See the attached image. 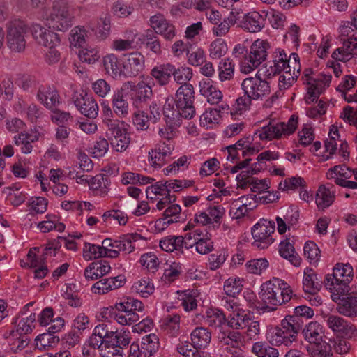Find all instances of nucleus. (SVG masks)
<instances>
[{
  "mask_svg": "<svg viewBox=\"0 0 357 357\" xmlns=\"http://www.w3.org/2000/svg\"><path fill=\"white\" fill-rule=\"evenodd\" d=\"M112 106L114 114L120 118H125L129 114V103L122 89L114 92Z\"/></svg>",
  "mask_w": 357,
  "mask_h": 357,
  "instance_id": "obj_34",
  "label": "nucleus"
},
{
  "mask_svg": "<svg viewBox=\"0 0 357 357\" xmlns=\"http://www.w3.org/2000/svg\"><path fill=\"white\" fill-rule=\"evenodd\" d=\"M337 303V310L340 314L349 318L357 317V296H342Z\"/></svg>",
  "mask_w": 357,
  "mask_h": 357,
  "instance_id": "obj_36",
  "label": "nucleus"
},
{
  "mask_svg": "<svg viewBox=\"0 0 357 357\" xmlns=\"http://www.w3.org/2000/svg\"><path fill=\"white\" fill-rule=\"evenodd\" d=\"M185 234V248H195L200 255H206L213 250V242L208 233L201 229H192Z\"/></svg>",
  "mask_w": 357,
  "mask_h": 357,
  "instance_id": "obj_14",
  "label": "nucleus"
},
{
  "mask_svg": "<svg viewBox=\"0 0 357 357\" xmlns=\"http://www.w3.org/2000/svg\"><path fill=\"white\" fill-rule=\"evenodd\" d=\"M173 64L166 63L155 66L151 70V77L155 79L160 86L167 84L170 80Z\"/></svg>",
  "mask_w": 357,
  "mask_h": 357,
  "instance_id": "obj_41",
  "label": "nucleus"
},
{
  "mask_svg": "<svg viewBox=\"0 0 357 357\" xmlns=\"http://www.w3.org/2000/svg\"><path fill=\"white\" fill-rule=\"evenodd\" d=\"M257 206V202L255 195H243L232 200L229 213L233 219H241Z\"/></svg>",
  "mask_w": 357,
  "mask_h": 357,
  "instance_id": "obj_18",
  "label": "nucleus"
},
{
  "mask_svg": "<svg viewBox=\"0 0 357 357\" xmlns=\"http://www.w3.org/2000/svg\"><path fill=\"white\" fill-rule=\"evenodd\" d=\"M336 61L347 62L357 56V36L344 40L341 47L337 48L331 55Z\"/></svg>",
  "mask_w": 357,
  "mask_h": 357,
  "instance_id": "obj_24",
  "label": "nucleus"
},
{
  "mask_svg": "<svg viewBox=\"0 0 357 357\" xmlns=\"http://www.w3.org/2000/svg\"><path fill=\"white\" fill-rule=\"evenodd\" d=\"M140 347L142 357H151L158 351L160 347L158 337L154 333L144 336L142 338Z\"/></svg>",
  "mask_w": 357,
  "mask_h": 357,
  "instance_id": "obj_42",
  "label": "nucleus"
},
{
  "mask_svg": "<svg viewBox=\"0 0 357 357\" xmlns=\"http://www.w3.org/2000/svg\"><path fill=\"white\" fill-rule=\"evenodd\" d=\"M252 351L257 357H278V349L268 345L266 342H255L252 347Z\"/></svg>",
  "mask_w": 357,
  "mask_h": 357,
  "instance_id": "obj_64",
  "label": "nucleus"
},
{
  "mask_svg": "<svg viewBox=\"0 0 357 357\" xmlns=\"http://www.w3.org/2000/svg\"><path fill=\"white\" fill-rule=\"evenodd\" d=\"M241 86L244 94L254 101L264 100L271 93L270 83L266 79H263L259 73L254 76L245 78Z\"/></svg>",
  "mask_w": 357,
  "mask_h": 357,
  "instance_id": "obj_11",
  "label": "nucleus"
},
{
  "mask_svg": "<svg viewBox=\"0 0 357 357\" xmlns=\"http://www.w3.org/2000/svg\"><path fill=\"white\" fill-rule=\"evenodd\" d=\"M235 72V63L229 58L222 59L218 66V77L221 82L233 79Z\"/></svg>",
  "mask_w": 357,
  "mask_h": 357,
  "instance_id": "obj_52",
  "label": "nucleus"
},
{
  "mask_svg": "<svg viewBox=\"0 0 357 357\" xmlns=\"http://www.w3.org/2000/svg\"><path fill=\"white\" fill-rule=\"evenodd\" d=\"M100 105L102 107V121L108 130L124 123V121L114 119V110H112L107 101L102 100Z\"/></svg>",
  "mask_w": 357,
  "mask_h": 357,
  "instance_id": "obj_60",
  "label": "nucleus"
},
{
  "mask_svg": "<svg viewBox=\"0 0 357 357\" xmlns=\"http://www.w3.org/2000/svg\"><path fill=\"white\" fill-rule=\"evenodd\" d=\"M52 27L43 26L40 23H33L31 31L33 38L40 45L45 47H56L61 43L60 36L51 30Z\"/></svg>",
  "mask_w": 357,
  "mask_h": 357,
  "instance_id": "obj_16",
  "label": "nucleus"
},
{
  "mask_svg": "<svg viewBox=\"0 0 357 357\" xmlns=\"http://www.w3.org/2000/svg\"><path fill=\"white\" fill-rule=\"evenodd\" d=\"M332 76L330 72H322L315 77L305 74L303 79L307 93L305 99L307 103L317 100L320 94L329 86Z\"/></svg>",
  "mask_w": 357,
  "mask_h": 357,
  "instance_id": "obj_13",
  "label": "nucleus"
},
{
  "mask_svg": "<svg viewBox=\"0 0 357 357\" xmlns=\"http://www.w3.org/2000/svg\"><path fill=\"white\" fill-rule=\"evenodd\" d=\"M235 149L242 151L243 156H249L259 153L264 146L259 142V139L253 135L240 139L235 144L232 145Z\"/></svg>",
  "mask_w": 357,
  "mask_h": 357,
  "instance_id": "obj_30",
  "label": "nucleus"
},
{
  "mask_svg": "<svg viewBox=\"0 0 357 357\" xmlns=\"http://www.w3.org/2000/svg\"><path fill=\"white\" fill-rule=\"evenodd\" d=\"M172 70V75L176 83L181 85L190 84L188 82L193 76V70L190 67H188L186 65H183L176 68L175 66L173 65V69Z\"/></svg>",
  "mask_w": 357,
  "mask_h": 357,
  "instance_id": "obj_56",
  "label": "nucleus"
},
{
  "mask_svg": "<svg viewBox=\"0 0 357 357\" xmlns=\"http://www.w3.org/2000/svg\"><path fill=\"white\" fill-rule=\"evenodd\" d=\"M149 24L156 34L162 36L166 40H172L176 35L175 26L160 13L151 16Z\"/></svg>",
  "mask_w": 357,
  "mask_h": 357,
  "instance_id": "obj_21",
  "label": "nucleus"
},
{
  "mask_svg": "<svg viewBox=\"0 0 357 357\" xmlns=\"http://www.w3.org/2000/svg\"><path fill=\"white\" fill-rule=\"evenodd\" d=\"M136 234H128L121 236L116 239L107 238L103 240V248L106 257L117 258L120 252L131 253L135 250L134 243L138 239Z\"/></svg>",
  "mask_w": 357,
  "mask_h": 357,
  "instance_id": "obj_12",
  "label": "nucleus"
},
{
  "mask_svg": "<svg viewBox=\"0 0 357 357\" xmlns=\"http://www.w3.org/2000/svg\"><path fill=\"white\" fill-rule=\"evenodd\" d=\"M293 296V290L284 280L273 277L261 284L259 297L263 303L261 312H270L276 306L289 302Z\"/></svg>",
  "mask_w": 357,
  "mask_h": 357,
  "instance_id": "obj_1",
  "label": "nucleus"
},
{
  "mask_svg": "<svg viewBox=\"0 0 357 357\" xmlns=\"http://www.w3.org/2000/svg\"><path fill=\"white\" fill-rule=\"evenodd\" d=\"M36 98L48 109H53L61 103V98L57 90L54 87L48 85L39 86Z\"/></svg>",
  "mask_w": 357,
  "mask_h": 357,
  "instance_id": "obj_23",
  "label": "nucleus"
},
{
  "mask_svg": "<svg viewBox=\"0 0 357 357\" xmlns=\"http://www.w3.org/2000/svg\"><path fill=\"white\" fill-rule=\"evenodd\" d=\"M111 181L108 176L99 174L93 177L90 183L89 190L94 196L105 197L110 190Z\"/></svg>",
  "mask_w": 357,
  "mask_h": 357,
  "instance_id": "obj_32",
  "label": "nucleus"
},
{
  "mask_svg": "<svg viewBox=\"0 0 357 357\" xmlns=\"http://www.w3.org/2000/svg\"><path fill=\"white\" fill-rule=\"evenodd\" d=\"M208 51L211 59H219L227 54V44L224 39L216 38L210 43Z\"/></svg>",
  "mask_w": 357,
  "mask_h": 357,
  "instance_id": "obj_57",
  "label": "nucleus"
},
{
  "mask_svg": "<svg viewBox=\"0 0 357 357\" xmlns=\"http://www.w3.org/2000/svg\"><path fill=\"white\" fill-rule=\"evenodd\" d=\"M203 319L206 325L215 329H221L227 321L224 313L216 308L208 309L203 315Z\"/></svg>",
  "mask_w": 357,
  "mask_h": 357,
  "instance_id": "obj_38",
  "label": "nucleus"
},
{
  "mask_svg": "<svg viewBox=\"0 0 357 357\" xmlns=\"http://www.w3.org/2000/svg\"><path fill=\"white\" fill-rule=\"evenodd\" d=\"M303 333L305 340L310 343L319 344L322 341L323 328L317 321L310 322L303 329Z\"/></svg>",
  "mask_w": 357,
  "mask_h": 357,
  "instance_id": "obj_44",
  "label": "nucleus"
},
{
  "mask_svg": "<svg viewBox=\"0 0 357 357\" xmlns=\"http://www.w3.org/2000/svg\"><path fill=\"white\" fill-rule=\"evenodd\" d=\"M229 107L227 104L222 105L219 109L214 108H208L200 116V126L206 129L213 128L217 126L221 120L220 112H227Z\"/></svg>",
  "mask_w": 357,
  "mask_h": 357,
  "instance_id": "obj_26",
  "label": "nucleus"
},
{
  "mask_svg": "<svg viewBox=\"0 0 357 357\" xmlns=\"http://www.w3.org/2000/svg\"><path fill=\"white\" fill-rule=\"evenodd\" d=\"M303 188H306V181L298 176L286 178L278 184V189L284 192L295 191Z\"/></svg>",
  "mask_w": 357,
  "mask_h": 357,
  "instance_id": "obj_59",
  "label": "nucleus"
},
{
  "mask_svg": "<svg viewBox=\"0 0 357 357\" xmlns=\"http://www.w3.org/2000/svg\"><path fill=\"white\" fill-rule=\"evenodd\" d=\"M270 43L266 40L257 39L250 45L239 63L243 74H250L257 69L268 57Z\"/></svg>",
  "mask_w": 357,
  "mask_h": 357,
  "instance_id": "obj_7",
  "label": "nucleus"
},
{
  "mask_svg": "<svg viewBox=\"0 0 357 357\" xmlns=\"http://www.w3.org/2000/svg\"><path fill=\"white\" fill-rule=\"evenodd\" d=\"M102 62L108 75L114 77L122 75V66L116 54L111 53L105 55L102 59Z\"/></svg>",
  "mask_w": 357,
  "mask_h": 357,
  "instance_id": "obj_50",
  "label": "nucleus"
},
{
  "mask_svg": "<svg viewBox=\"0 0 357 357\" xmlns=\"http://www.w3.org/2000/svg\"><path fill=\"white\" fill-rule=\"evenodd\" d=\"M87 30L82 26H75L69 33V44L71 49H79L86 43Z\"/></svg>",
  "mask_w": 357,
  "mask_h": 357,
  "instance_id": "obj_46",
  "label": "nucleus"
},
{
  "mask_svg": "<svg viewBox=\"0 0 357 357\" xmlns=\"http://www.w3.org/2000/svg\"><path fill=\"white\" fill-rule=\"evenodd\" d=\"M185 235L170 236L163 238L160 241L161 249L167 252H172L175 250H179L183 246L185 247Z\"/></svg>",
  "mask_w": 357,
  "mask_h": 357,
  "instance_id": "obj_49",
  "label": "nucleus"
},
{
  "mask_svg": "<svg viewBox=\"0 0 357 357\" xmlns=\"http://www.w3.org/2000/svg\"><path fill=\"white\" fill-rule=\"evenodd\" d=\"M195 91L192 84H183L176 92V98L168 97L164 105L165 116L175 120L179 116L191 119L195 114Z\"/></svg>",
  "mask_w": 357,
  "mask_h": 357,
  "instance_id": "obj_2",
  "label": "nucleus"
},
{
  "mask_svg": "<svg viewBox=\"0 0 357 357\" xmlns=\"http://www.w3.org/2000/svg\"><path fill=\"white\" fill-rule=\"evenodd\" d=\"M127 127L128 125L124 122L108 130L111 133L109 140L112 148L116 152H123L129 146L130 137Z\"/></svg>",
  "mask_w": 357,
  "mask_h": 357,
  "instance_id": "obj_22",
  "label": "nucleus"
},
{
  "mask_svg": "<svg viewBox=\"0 0 357 357\" xmlns=\"http://www.w3.org/2000/svg\"><path fill=\"white\" fill-rule=\"evenodd\" d=\"M298 125V116L292 115L287 122L269 123L257 128L255 131V137L261 141L286 138L294 133Z\"/></svg>",
  "mask_w": 357,
  "mask_h": 357,
  "instance_id": "obj_6",
  "label": "nucleus"
},
{
  "mask_svg": "<svg viewBox=\"0 0 357 357\" xmlns=\"http://www.w3.org/2000/svg\"><path fill=\"white\" fill-rule=\"evenodd\" d=\"M155 85V82L149 76L143 77L142 79L137 84L135 91L137 98L139 100H146L152 96V88Z\"/></svg>",
  "mask_w": 357,
  "mask_h": 357,
  "instance_id": "obj_54",
  "label": "nucleus"
},
{
  "mask_svg": "<svg viewBox=\"0 0 357 357\" xmlns=\"http://www.w3.org/2000/svg\"><path fill=\"white\" fill-rule=\"evenodd\" d=\"M225 215V209L221 205L208 206L205 211L196 213L193 219L188 221L183 228L184 231L195 228V224L201 226L218 229L221 225L222 218Z\"/></svg>",
  "mask_w": 357,
  "mask_h": 357,
  "instance_id": "obj_9",
  "label": "nucleus"
},
{
  "mask_svg": "<svg viewBox=\"0 0 357 357\" xmlns=\"http://www.w3.org/2000/svg\"><path fill=\"white\" fill-rule=\"evenodd\" d=\"M354 278V271L349 263H338L332 274H328L325 279V287L331 292V298L337 302L349 291V284Z\"/></svg>",
  "mask_w": 357,
  "mask_h": 357,
  "instance_id": "obj_4",
  "label": "nucleus"
},
{
  "mask_svg": "<svg viewBox=\"0 0 357 357\" xmlns=\"http://www.w3.org/2000/svg\"><path fill=\"white\" fill-rule=\"evenodd\" d=\"M291 58L294 59L293 69L290 72H283V74L279 77L278 87L280 90L287 89L291 86L299 75L301 68L299 56L298 54H294Z\"/></svg>",
  "mask_w": 357,
  "mask_h": 357,
  "instance_id": "obj_31",
  "label": "nucleus"
},
{
  "mask_svg": "<svg viewBox=\"0 0 357 357\" xmlns=\"http://www.w3.org/2000/svg\"><path fill=\"white\" fill-rule=\"evenodd\" d=\"M275 229L274 222L266 219H261L252 228L254 244L262 249L268 248L274 241L273 234Z\"/></svg>",
  "mask_w": 357,
  "mask_h": 357,
  "instance_id": "obj_15",
  "label": "nucleus"
},
{
  "mask_svg": "<svg viewBox=\"0 0 357 357\" xmlns=\"http://www.w3.org/2000/svg\"><path fill=\"white\" fill-rule=\"evenodd\" d=\"M315 203L319 210H325L333 204L335 199V187L331 184L321 185L315 195Z\"/></svg>",
  "mask_w": 357,
  "mask_h": 357,
  "instance_id": "obj_25",
  "label": "nucleus"
},
{
  "mask_svg": "<svg viewBox=\"0 0 357 357\" xmlns=\"http://www.w3.org/2000/svg\"><path fill=\"white\" fill-rule=\"evenodd\" d=\"M199 92L211 105L219 103L222 99V93L211 79H202L199 83Z\"/></svg>",
  "mask_w": 357,
  "mask_h": 357,
  "instance_id": "obj_27",
  "label": "nucleus"
},
{
  "mask_svg": "<svg viewBox=\"0 0 357 357\" xmlns=\"http://www.w3.org/2000/svg\"><path fill=\"white\" fill-rule=\"evenodd\" d=\"M111 271L109 262L105 260H98L90 263L84 271V276L87 280H96Z\"/></svg>",
  "mask_w": 357,
  "mask_h": 357,
  "instance_id": "obj_29",
  "label": "nucleus"
},
{
  "mask_svg": "<svg viewBox=\"0 0 357 357\" xmlns=\"http://www.w3.org/2000/svg\"><path fill=\"white\" fill-rule=\"evenodd\" d=\"M296 53L287 56L286 52L281 48H276L272 54V60L267 63L261 69L263 75L266 78H271L282 72H290L293 69L294 59L291 58Z\"/></svg>",
  "mask_w": 357,
  "mask_h": 357,
  "instance_id": "obj_10",
  "label": "nucleus"
},
{
  "mask_svg": "<svg viewBox=\"0 0 357 357\" xmlns=\"http://www.w3.org/2000/svg\"><path fill=\"white\" fill-rule=\"evenodd\" d=\"M279 253L282 257L288 260L294 266L301 265V259L296 252L293 244L289 239H285L279 245Z\"/></svg>",
  "mask_w": 357,
  "mask_h": 357,
  "instance_id": "obj_39",
  "label": "nucleus"
},
{
  "mask_svg": "<svg viewBox=\"0 0 357 357\" xmlns=\"http://www.w3.org/2000/svg\"><path fill=\"white\" fill-rule=\"evenodd\" d=\"M250 319V316L243 310L242 313L229 314L227 324L236 330L243 329L246 328Z\"/></svg>",
  "mask_w": 357,
  "mask_h": 357,
  "instance_id": "obj_62",
  "label": "nucleus"
},
{
  "mask_svg": "<svg viewBox=\"0 0 357 357\" xmlns=\"http://www.w3.org/2000/svg\"><path fill=\"white\" fill-rule=\"evenodd\" d=\"M82 256L86 261L106 257L103 241L101 245L85 243L82 248Z\"/></svg>",
  "mask_w": 357,
  "mask_h": 357,
  "instance_id": "obj_51",
  "label": "nucleus"
},
{
  "mask_svg": "<svg viewBox=\"0 0 357 357\" xmlns=\"http://www.w3.org/2000/svg\"><path fill=\"white\" fill-rule=\"evenodd\" d=\"M74 104L82 114L89 118L94 119L98 114L99 107L93 97H84L79 94L74 98Z\"/></svg>",
  "mask_w": 357,
  "mask_h": 357,
  "instance_id": "obj_28",
  "label": "nucleus"
},
{
  "mask_svg": "<svg viewBox=\"0 0 357 357\" xmlns=\"http://www.w3.org/2000/svg\"><path fill=\"white\" fill-rule=\"evenodd\" d=\"M6 43L8 49L15 53H20L26 47V35L28 31L26 22L20 19H13L6 23Z\"/></svg>",
  "mask_w": 357,
  "mask_h": 357,
  "instance_id": "obj_8",
  "label": "nucleus"
},
{
  "mask_svg": "<svg viewBox=\"0 0 357 357\" xmlns=\"http://www.w3.org/2000/svg\"><path fill=\"white\" fill-rule=\"evenodd\" d=\"M244 280L238 276H231L224 282V292L229 296L234 297L241 293L243 287Z\"/></svg>",
  "mask_w": 357,
  "mask_h": 357,
  "instance_id": "obj_55",
  "label": "nucleus"
},
{
  "mask_svg": "<svg viewBox=\"0 0 357 357\" xmlns=\"http://www.w3.org/2000/svg\"><path fill=\"white\" fill-rule=\"evenodd\" d=\"M59 342L58 336L50 333L38 335L36 339V347L40 350H47L55 347Z\"/></svg>",
  "mask_w": 357,
  "mask_h": 357,
  "instance_id": "obj_61",
  "label": "nucleus"
},
{
  "mask_svg": "<svg viewBox=\"0 0 357 357\" xmlns=\"http://www.w3.org/2000/svg\"><path fill=\"white\" fill-rule=\"evenodd\" d=\"M144 308V305L141 301L128 296L121 298L114 305V309L119 313L137 314V311L142 312Z\"/></svg>",
  "mask_w": 357,
  "mask_h": 357,
  "instance_id": "obj_33",
  "label": "nucleus"
},
{
  "mask_svg": "<svg viewBox=\"0 0 357 357\" xmlns=\"http://www.w3.org/2000/svg\"><path fill=\"white\" fill-rule=\"evenodd\" d=\"M178 299L181 301V305L186 312L195 310L197 306V291L194 289H188L182 291H178Z\"/></svg>",
  "mask_w": 357,
  "mask_h": 357,
  "instance_id": "obj_47",
  "label": "nucleus"
},
{
  "mask_svg": "<svg viewBox=\"0 0 357 357\" xmlns=\"http://www.w3.org/2000/svg\"><path fill=\"white\" fill-rule=\"evenodd\" d=\"M38 19L47 26L60 32L67 31L74 22V16L70 13L68 0H54L51 6L38 12Z\"/></svg>",
  "mask_w": 357,
  "mask_h": 357,
  "instance_id": "obj_3",
  "label": "nucleus"
},
{
  "mask_svg": "<svg viewBox=\"0 0 357 357\" xmlns=\"http://www.w3.org/2000/svg\"><path fill=\"white\" fill-rule=\"evenodd\" d=\"M181 317L178 314L166 316L162 323L163 331L171 336H176L180 332Z\"/></svg>",
  "mask_w": 357,
  "mask_h": 357,
  "instance_id": "obj_53",
  "label": "nucleus"
},
{
  "mask_svg": "<svg viewBox=\"0 0 357 357\" xmlns=\"http://www.w3.org/2000/svg\"><path fill=\"white\" fill-rule=\"evenodd\" d=\"M319 286L315 272L312 268H305L303 278V291L309 294H315L319 291Z\"/></svg>",
  "mask_w": 357,
  "mask_h": 357,
  "instance_id": "obj_48",
  "label": "nucleus"
},
{
  "mask_svg": "<svg viewBox=\"0 0 357 357\" xmlns=\"http://www.w3.org/2000/svg\"><path fill=\"white\" fill-rule=\"evenodd\" d=\"M243 27L250 33L260 31L264 26V18L257 11H251L245 14L243 19Z\"/></svg>",
  "mask_w": 357,
  "mask_h": 357,
  "instance_id": "obj_35",
  "label": "nucleus"
},
{
  "mask_svg": "<svg viewBox=\"0 0 357 357\" xmlns=\"http://www.w3.org/2000/svg\"><path fill=\"white\" fill-rule=\"evenodd\" d=\"M315 135L313 126L310 123H304L298 132V142L301 146H310L314 139Z\"/></svg>",
  "mask_w": 357,
  "mask_h": 357,
  "instance_id": "obj_63",
  "label": "nucleus"
},
{
  "mask_svg": "<svg viewBox=\"0 0 357 357\" xmlns=\"http://www.w3.org/2000/svg\"><path fill=\"white\" fill-rule=\"evenodd\" d=\"M300 325L294 315L287 316L282 320L280 326L271 328L267 339L271 344L280 347H290L296 340Z\"/></svg>",
  "mask_w": 357,
  "mask_h": 357,
  "instance_id": "obj_5",
  "label": "nucleus"
},
{
  "mask_svg": "<svg viewBox=\"0 0 357 357\" xmlns=\"http://www.w3.org/2000/svg\"><path fill=\"white\" fill-rule=\"evenodd\" d=\"M191 341L197 349H204L210 343L211 335L209 331L204 327H197L191 334Z\"/></svg>",
  "mask_w": 357,
  "mask_h": 357,
  "instance_id": "obj_45",
  "label": "nucleus"
},
{
  "mask_svg": "<svg viewBox=\"0 0 357 357\" xmlns=\"http://www.w3.org/2000/svg\"><path fill=\"white\" fill-rule=\"evenodd\" d=\"M131 291L142 298H148L155 291V285L153 280L149 277H144L135 280L132 287Z\"/></svg>",
  "mask_w": 357,
  "mask_h": 357,
  "instance_id": "obj_37",
  "label": "nucleus"
},
{
  "mask_svg": "<svg viewBox=\"0 0 357 357\" xmlns=\"http://www.w3.org/2000/svg\"><path fill=\"white\" fill-rule=\"evenodd\" d=\"M36 316L35 313H31L26 317H17L15 320V332L20 335L16 341L13 342V348L22 349L28 344V340L26 337L22 336L32 332L35 328Z\"/></svg>",
  "mask_w": 357,
  "mask_h": 357,
  "instance_id": "obj_20",
  "label": "nucleus"
},
{
  "mask_svg": "<svg viewBox=\"0 0 357 357\" xmlns=\"http://www.w3.org/2000/svg\"><path fill=\"white\" fill-rule=\"evenodd\" d=\"M122 75L127 77L137 76L145 67L144 55L139 52L125 54L122 63Z\"/></svg>",
  "mask_w": 357,
  "mask_h": 357,
  "instance_id": "obj_19",
  "label": "nucleus"
},
{
  "mask_svg": "<svg viewBox=\"0 0 357 357\" xmlns=\"http://www.w3.org/2000/svg\"><path fill=\"white\" fill-rule=\"evenodd\" d=\"M37 227L43 233H47L53 230L63 232L66 229L65 225L60 222L59 218L54 214H47L45 220L38 222Z\"/></svg>",
  "mask_w": 357,
  "mask_h": 357,
  "instance_id": "obj_43",
  "label": "nucleus"
},
{
  "mask_svg": "<svg viewBox=\"0 0 357 357\" xmlns=\"http://www.w3.org/2000/svg\"><path fill=\"white\" fill-rule=\"evenodd\" d=\"M78 57L83 63L93 64L100 59L99 49L98 47L93 45L82 47L79 51Z\"/></svg>",
  "mask_w": 357,
  "mask_h": 357,
  "instance_id": "obj_58",
  "label": "nucleus"
},
{
  "mask_svg": "<svg viewBox=\"0 0 357 357\" xmlns=\"http://www.w3.org/2000/svg\"><path fill=\"white\" fill-rule=\"evenodd\" d=\"M174 146L171 141L160 142L148 153V162L155 169L162 167L170 158Z\"/></svg>",
  "mask_w": 357,
  "mask_h": 357,
  "instance_id": "obj_17",
  "label": "nucleus"
},
{
  "mask_svg": "<svg viewBox=\"0 0 357 357\" xmlns=\"http://www.w3.org/2000/svg\"><path fill=\"white\" fill-rule=\"evenodd\" d=\"M241 13L240 10L232 9L229 15L220 22V23L215 24L212 29V32L215 36H224L229 31L231 26L234 25L236 22L237 15Z\"/></svg>",
  "mask_w": 357,
  "mask_h": 357,
  "instance_id": "obj_40",
  "label": "nucleus"
}]
</instances>
